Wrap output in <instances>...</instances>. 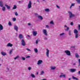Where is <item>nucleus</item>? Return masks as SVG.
Masks as SVG:
<instances>
[{"label":"nucleus","mask_w":80,"mask_h":80,"mask_svg":"<svg viewBox=\"0 0 80 80\" xmlns=\"http://www.w3.org/2000/svg\"><path fill=\"white\" fill-rule=\"evenodd\" d=\"M22 38H23V36L22 35V34H20V40L21 42V45L22 46H25L26 45V43L25 41L23 39H22Z\"/></svg>","instance_id":"f257e3e1"},{"label":"nucleus","mask_w":80,"mask_h":80,"mask_svg":"<svg viewBox=\"0 0 80 80\" xmlns=\"http://www.w3.org/2000/svg\"><path fill=\"white\" fill-rule=\"evenodd\" d=\"M74 33L75 34V38H78V31L77 30L75 29L74 30Z\"/></svg>","instance_id":"f03ea898"},{"label":"nucleus","mask_w":80,"mask_h":80,"mask_svg":"<svg viewBox=\"0 0 80 80\" xmlns=\"http://www.w3.org/2000/svg\"><path fill=\"white\" fill-rule=\"evenodd\" d=\"M42 32L44 35L47 37L48 36V33H47V29H43L42 30Z\"/></svg>","instance_id":"7ed1b4c3"},{"label":"nucleus","mask_w":80,"mask_h":80,"mask_svg":"<svg viewBox=\"0 0 80 80\" xmlns=\"http://www.w3.org/2000/svg\"><path fill=\"white\" fill-rule=\"evenodd\" d=\"M65 53L66 54L68 55V56H70L71 54L70 53V51L68 50H65L64 51Z\"/></svg>","instance_id":"20e7f679"},{"label":"nucleus","mask_w":80,"mask_h":80,"mask_svg":"<svg viewBox=\"0 0 80 80\" xmlns=\"http://www.w3.org/2000/svg\"><path fill=\"white\" fill-rule=\"evenodd\" d=\"M68 13H69V18H72V17H75V16L74 14H72V13L70 12H69Z\"/></svg>","instance_id":"39448f33"},{"label":"nucleus","mask_w":80,"mask_h":80,"mask_svg":"<svg viewBox=\"0 0 80 80\" xmlns=\"http://www.w3.org/2000/svg\"><path fill=\"white\" fill-rule=\"evenodd\" d=\"M32 8V2L31 1H29V3L28 5V9Z\"/></svg>","instance_id":"423d86ee"},{"label":"nucleus","mask_w":80,"mask_h":80,"mask_svg":"<svg viewBox=\"0 0 80 80\" xmlns=\"http://www.w3.org/2000/svg\"><path fill=\"white\" fill-rule=\"evenodd\" d=\"M69 71L70 72H72L73 73V72H76L77 71V69H73V68H72L71 69L69 70Z\"/></svg>","instance_id":"0eeeda50"},{"label":"nucleus","mask_w":80,"mask_h":80,"mask_svg":"<svg viewBox=\"0 0 80 80\" xmlns=\"http://www.w3.org/2000/svg\"><path fill=\"white\" fill-rule=\"evenodd\" d=\"M46 55L47 57L48 58V56H49V50L48 49H46Z\"/></svg>","instance_id":"6e6552de"},{"label":"nucleus","mask_w":80,"mask_h":80,"mask_svg":"<svg viewBox=\"0 0 80 80\" xmlns=\"http://www.w3.org/2000/svg\"><path fill=\"white\" fill-rule=\"evenodd\" d=\"M43 62V61L42 60H39L38 61L37 65H40Z\"/></svg>","instance_id":"1a4fd4ad"},{"label":"nucleus","mask_w":80,"mask_h":80,"mask_svg":"<svg viewBox=\"0 0 80 80\" xmlns=\"http://www.w3.org/2000/svg\"><path fill=\"white\" fill-rule=\"evenodd\" d=\"M32 33L34 36H36L37 34V32L33 31Z\"/></svg>","instance_id":"9d476101"},{"label":"nucleus","mask_w":80,"mask_h":80,"mask_svg":"<svg viewBox=\"0 0 80 80\" xmlns=\"http://www.w3.org/2000/svg\"><path fill=\"white\" fill-rule=\"evenodd\" d=\"M3 2L2 1H0V7H3Z\"/></svg>","instance_id":"9b49d317"},{"label":"nucleus","mask_w":80,"mask_h":80,"mask_svg":"<svg viewBox=\"0 0 80 80\" xmlns=\"http://www.w3.org/2000/svg\"><path fill=\"white\" fill-rule=\"evenodd\" d=\"M12 46H13V44L10 43H8L7 45V47H12Z\"/></svg>","instance_id":"f8f14e48"},{"label":"nucleus","mask_w":80,"mask_h":80,"mask_svg":"<svg viewBox=\"0 0 80 80\" xmlns=\"http://www.w3.org/2000/svg\"><path fill=\"white\" fill-rule=\"evenodd\" d=\"M14 30H15L17 32H18V28L17 27V26L15 25L14 26Z\"/></svg>","instance_id":"ddd939ff"},{"label":"nucleus","mask_w":80,"mask_h":80,"mask_svg":"<svg viewBox=\"0 0 80 80\" xmlns=\"http://www.w3.org/2000/svg\"><path fill=\"white\" fill-rule=\"evenodd\" d=\"M3 26L0 24V31L3 30Z\"/></svg>","instance_id":"4468645a"},{"label":"nucleus","mask_w":80,"mask_h":80,"mask_svg":"<svg viewBox=\"0 0 80 80\" xmlns=\"http://www.w3.org/2000/svg\"><path fill=\"white\" fill-rule=\"evenodd\" d=\"M72 78L73 80H78V78L75 77L73 76H72Z\"/></svg>","instance_id":"2eb2a0df"},{"label":"nucleus","mask_w":80,"mask_h":80,"mask_svg":"<svg viewBox=\"0 0 80 80\" xmlns=\"http://www.w3.org/2000/svg\"><path fill=\"white\" fill-rule=\"evenodd\" d=\"M1 53L2 55L3 56H5V55H7V54L6 53L3 52H1Z\"/></svg>","instance_id":"dca6fc26"},{"label":"nucleus","mask_w":80,"mask_h":80,"mask_svg":"<svg viewBox=\"0 0 80 80\" xmlns=\"http://www.w3.org/2000/svg\"><path fill=\"white\" fill-rule=\"evenodd\" d=\"M60 78H61V77H63L64 78H65V75L62 74L61 75L59 76Z\"/></svg>","instance_id":"f3484780"},{"label":"nucleus","mask_w":80,"mask_h":80,"mask_svg":"<svg viewBox=\"0 0 80 80\" xmlns=\"http://www.w3.org/2000/svg\"><path fill=\"white\" fill-rule=\"evenodd\" d=\"M5 7H6L7 9H10V6H9L8 5H7V4H5Z\"/></svg>","instance_id":"a211bd4d"},{"label":"nucleus","mask_w":80,"mask_h":80,"mask_svg":"<svg viewBox=\"0 0 80 80\" xmlns=\"http://www.w3.org/2000/svg\"><path fill=\"white\" fill-rule=\"evenodd\" d=\"M2 7V11H3V12H5V11L6 10V8L5 7Z\"/></svg>","instance_id":"6ab92c4d"},{"label":"nucleus","mask_w":80,"mask_h":80,"mask_svg":"<svg viewBox=\"0 0 80 80\" xmlns=\"http://www.w3.org/2000/svg\"><path fill=\"white\" fill-rule=\"evenodd\" d=\"M45 11L46 12H50V9L48 8H46L45 9Z\"/></svg>","instance_id":"aec40b11"},{"label":"nucleus","mask_w":80,"mask_h":80,"mask_svg":"<svg viewBox=\"0 0 80 80\" xmlns=\"http://www.w3.org/2000/svg\"><path fill=\"white\" fill-rule=\"evenodd\" d=\"M38 18L39 19H40V20H43V18H42V17L41 16H39L38 17Z\"/></svg>","instance_id":"412c9836"},{"label":"nucleus","mask_w":80,"mask_h":80,"mask_svg":"<svg viewBox=\"0 0 80 80\" xmlns=\"http://www.w3.org/2000/svg\"><path fill=\"white\" fill-rule=\"evenodd\" d=\"M55 68H56V67H51V70H55Z\"/></svg>","instance_id":"4be33fe9"},{"label":"nucleus","mask_w":80,"mask_h":80,"mask_svg":"<svg viewBox=\"0 0 80 80\" xmlns=\"http://www.w3.org/2000/svg\"><path fill=\"white\" fill-rule=\"evenodd\" d=\"M31 76L32 77V78H35V75H34V74L31 73Z\"/></svg>","instance_id":"5701e85b"},{"label":"nucleus","mask_w":80,"mask_h":80,"mask_svg":"<svg viewBox=\"0 0 80 80\" xmlns=\"http://www.w3.org/2000/svg\"><path fill=\"white\" fill-rule=\"evenodd\" d=\"M19 58H20V57H19V56H17L16 57L14 58V60H17V59Z\"/></svg>","instance_id":"b1692460"},{"label":"nucleus","mask_w":80,"mask_h":80,"mask_svg":"<svg viewBox=\"0 0 80 80\" xmlns=\"http://www.w3.org/2000/svg\"><path fill=\"white\" fill-rule=\"evenodd\" d=\"M16 8H17V6L16 5H13V7L12 8V9L13 10H14L15 9H16Z\"/></svg>","instance_id":"393cba45"},{"label":"nucleus","mask_w":80,"mask_h":80,"mask_svg":"<svg viewBox=\"0 0 80 80\" xmlns=\"http://www.w3.org/2000/svg\"><path fill=\"white\" fill-rule=\"evenodd\" d=\"M69 35V36L72 35V31L69 30L68 32Z\"/></svg>","instance_id":"a878e982"},{"label":"nucleus","mask_w":80,"mask_h":80,"mask_svg":"<svg viewBox=\"0 0 80 80\" xmlns=\"http://www.w3.org/2000/svg\"><path fill=\"white\" fill-rule=\"evenodd\" d=\"M74 5H75V4L72 3L70 7V9H71L72 8V7Z\"/></svg>","instance_id":"bb28decb"},{"label":"nucleus","mask_w":80,"mask_h":80,"mask_svg":"<svg viewBox=\"0 0 80 80\" xmlns=\"http://www.w3.org/2000/svg\"><path fill=\"white\" fill-rule=\"evenodd\" d=\"M77 2V3L78 4H80V0H75Z\"/></svg>","instance_id":"cd10ccee"},{"label":"nucleus","mask_w":80,"mask_h":80,"mask_svg":"<svg viewBox=\"0 0 80 80\" xmlns=\"http://www.w3.org/2000/svg\"><path fill=\"white\" fill-rule=\"evenodd\" d=\"M75 56L76 58H78V57H79V56L78 55L77 53L75 54Z\"/></svg>","instance_id":"c85d7f7f"},{"label":"nucleus","mask_w":80,"mask_h":80,"mask_svg":"<svg viewBox=\"0 0 80 80\" xmlns=\"http://www.w3.org/2000/svg\"><path fill=\"white\" fill-rule=\"evenodd\" d=\"M34 51L36 53H37L38 52V50H37V48H34Z\"/></svg>","instance_id":"c756f323"},{"label":"nucleus","mask_w":80,"mask_h":80,"mask_svg":"<svg viewBox=\"0 0 80 80\" xmlns=\"http://www.w3.org/2000/svg\"><path fill=\"white\" fill-rule=\"evenodd\" d=\"M14 14L16 16H18V13H17V12H14Z\"/></svg>","instance_id":"7c9ffc66"},{"label":"nucleus","mask_w":80,"mask_h":80,"mask_svg":"<svg viewBox=\"0 0 80 80\" xmlns=\"http://www.w3.org/2000/svg\"><path fill=\"white\" fill-rule=\"evenodd\" d=\"M8 25L9 26H11V25H12V23L11 22H9L8 23Z\"/></svg>","instance_id":"2f4dec72"},{"label":"nucleus","mask_w":80,"mask_h":80,"mask_svg":"<svg viewBox=\"0 0 80 80\" xmlns=\"http://www.w3.org/2000/svg\"><path fill=\"white\" fill-rule=\"evenodd\" d=\"M39 41H40V40H38V39H37L36 41V44H37L38 43V42Z\"/></svg>","instance_id":"473e14b6"},{"label":"nucleus","mask_w":80,"mask_h":80,"mask_svg":"<svg viewBox=\"0 0 80 80\" xmlns=\"http://www.w3.org/2000/svg\"><path fill=\"white\" fill-rule=\"evenodd\" d=\"M50 24H52V25H53L54 24V23H53V21H52L50 22Z\"/></svg>","instance_id":"72a5a7b5"},{"label":"nucleus","mask_w":80,"mask_h":80,"mask_svg":"<svg viewBox=\"0 0 80 80\" xmlns=\"http://www.w3.org/2000/svg\"><path fill=\"white\" fill-rule=\"evenodd\" d=\"M44 39L45 40H48V38H47V37H45L44 38Z\"/></svg>","instance_id":"f704fd0d"},{"label":"nucleus","mask_w":80,"mask_h":80,"mask_svg":"<svg viewBox=\"0 0 80 80\" xmlns=\"http://www.w3.org/2000/svg\"><path fill=\"white\" fill-rule=\"evenodd\" d=\"M78 30L80 31V24L78 25Z\"/></svg>","instance_id":"c9c22d12"},{"label":"nucleus","mask_w":80,"mask_h":80,"mask_svg":"<svg viewBox=\"0 0 80 80\" xmlns=\"http://www.w3.org/2000/svg\"><path fill=\"white\" fill-rule=\"evenodd\" d=\"M68 30H69V27H67V29H65L66 31H68Z\"/></svg>","instance_id":"e433bc0d"},{"label":"nucleus","mask_w":80,"mask_h":80,"mask_svg":"<svg viewBox=\"0 0 80 80\" xmlns=\"http://www.w3.org/2000/svg\"><path fill=\"white\" fill-rule=\"evenodd\" d=\"M12 20L13 22H15V21H16V18H12Z\"/></svg>","instance_id":"4c0bfd02"},{"label":"nucleus","mask_w":80,"mask_h":80,"mask_svg":"<svg viewBox=\"0 0 80 80\" xmlns=\"http://www.w3.org/2000/svg\"><path fill=\"white\" fill-rule=\"evenodd\" d=\"M65 35V33L63 32V33L60 34V36H62V35Z\"/></svg>","instance_id":"58836bf2"},{"label":"nucleus","mask_w":80,"mask_h":80,"mask_svg":"<svg viewBox=\"0 0 80 80\" xmlns=\"http://www.w3.org/2000/svg\"><path fill=\"white\" fill-rule=\"evenodd\" d=\"M78 63H79V66H80V59H78Z\"/></svg>","instance_id":"ea45409f"},{"label":"nucleus","mask_w":80,"mask_h":80,"mask_svg":"<svg viewBox=\"0 0 80 80\" xmlns=\"http://www.w3.org/2000/svg\"><path fill=\"white\" fill-rule=\"evenodd\" d=\"M35 16H36V17H38L39 16L38 15V14H37V13H35Z\"/></svg>","instance_id":"a19ab883"},{"label":"nucleus","mask_w":80,"mask_h":80,"mask_svg":"<svg viewBox=\"0 0 80 80\" xmlns=\"http://www.w3.org/2000/svg\"><path fill=\"white\" fill-rule=\"evenodd\" d=\"M70 25H71L72 26H73V22H71L70 23Z\"/></svg>","instance_id":"79ce46f5"},{"label":"nucleus","mask_w":80,"mask_h":80,"mask_svg":"<svg viewBox=\"0 0 80 80\" xmlns=\"http://www.w3.org/2000/svg\"><path fill=\"white\" fill-rule=\"evenodd\" d=\"M21 58L22 59V60H25V58L23 57H22Z\"/></svg>","instance_id":"37998d69"},{"label":"nucleus","mask_w":80,"mask_h":80,"mask_svg":"<svg viewBox=\"0 0 80 80\" xmlns=\"http://www.w3.org/2000/svg\"><path fill=\"white\" fill-rule=\"evenodd\" d=\"M28 70H31L32 69V68L30 67H28Z\"/></svg>","instance_id":"c03bdc74"},{"label":"nucleus","mask_w":80,"mask_h":80,"mask_svg":"<svg viewBox=\"0 0 80 80\" xmlns=\"http://www.w3.org/2000/svg\"><path fill=\"white\" fill-rule=\"evenodd\" d=\"M43 73H44L43 71H42L41 72V75H43Z\"/></svg>","instance_id":"a18cd8bd"},{"label":"nucleus","mask_w":80,"mask_h":80,"mask_svg":"<svg viewBox=\"0 0 80 80\" xmlns=\"http://www.w3.org/2000/svg\"><path fill=\"white\" fill-rule=\"evenodd\" d=\"M12 52V50H10L9 51V53H10V54H11Z\"/></svg>","instance_id":"49530a36"},{"label":"nucleus","mask_w":80,"mask_h":80,"mask_svg":"<svg viewBox=\"0 0 80 80\" xmlns=\"http://www.w3.org/2000/svg\"><path fill=\"white\" fill-rule=\"evenodd\" d=\"M72 65H73V66H75V65H76V63H73V64H72Z\"/></svg>","instance_id":"de8ad7c7"},{"label":"nucleus","mask_w":80,"mask_h":80,"mask_svg":"<svg viewBox=\"0 0 80 80\" xmlns=\"http://www.w3.org/2000/svg\"><path fill=\"white\" fill-rule=\"evenodd\" d=\"M56 7H57V8H58V9L60 8V7L57 5H56Z\"/></svg>","instance_id":"09e8293b"},{"label":"nucleus","mask_w":80,"mask_h":80,"mask_svg":"<svg viewBox=\"0 0 80 80\" xmlns=\"http://www.w3.org/2000/svg\"><path fill=\"white\" fill-rule=\"evenodd\" d=\"M46 27H47V28H49V26L48 25H46Z\"/></svg>","instance_id":"8fccbe9b"},{"label":"nucleus","mask_w":80,"mask_h":80,"mask_svg":"<svg viewBox=\"0 0 80 80\" xmlns=\"http://www.w3.org/2000/svg\"><path fill=\"white\" fill-rule=\"evenodd\" d=\"M27 50H28V51H30V50L29 48H26Z\"/></svg>","instance_id":"3c124183"},{"label":"nucleus","mask_w":80,"mask_h":80,"mask_svg":"<svg viewBox=\"0 0 80 80\" xmlns=\"http://www.w3.org/2000/svg\"><path fill=\"white\" fill-rule=\"evenodd\" d=\"M78 73L79 75H80V71H78Z\"/></svg>","instance_id":"603ef678"},{"label":"nucleus","mask_w":80,"mask_h":80,"mask_svg":"<svg viewBox=\"0 0 80 80\" xmlns=\"http://www.w3.org/2000/svg\"><path fill=\"white\" fill-rule=\"evenodd\" d=\"M28 25L29 26H30V25H31V23H28Z\"/></svg>","instance_id":"864d4df0"},{"label":"nucleus","mask_w":80,"mask_h":80,"mask_svg":"<svg viewBox=\"0 0 80 80\" xmlns=\"http://www.w3.org/2000/svg\"><path fill=\"white\" fill-rule=\"evenodd\" d=\"M64 28H67V25H65L64 26Z\"/></svg>","instance_id":"5fc2aeb1"},{"label":"nucleus","mask_w":80,"mask_h":80,"mask_svg":"<svg viewBox=\"0 0 80 80\" xmlns=\"http://www.w3.org/2000/svg\"><path fill=\"white\" fill-rule=\"evenodd\" d=\"M30 56H27L26 58H30Z\"/></svg>","instance_id":"6e6d98bb"},{"label":"nucleus","mask_w":80,"mask_h":80,"mask_svg":"<svg viewBox=\"0 0 80 80\" xmlns=\"http://www.w3.org/2000/svg\"><path fill=\"white\" fill-rule=\"evenodd\" d=\"M27 36L28 37V38H30V35H27Z\"/></svg>","instance_id":"4d7b16f0"},{"label":"nucleus","mask_w":80,"mask_h":80,"mask_svg":"<svg viewBox=\"0 0 80 80\" xmlns=\"http://www.w3.org/2000/svg\"><path fill=\"white\" fill-rule=\"evenodd\" d=\"M19 38H20V34H19Z\"/></svg>","instance_id":"13d9d810"},{"label":"nucleus","mask_w":80,"mask_h":80,"mask_svg":"<svg viewBox=\"0 0 80 80\" xmlns=\"http://www.w3.org/2000/svg\"><path fill=\"white\" fill-rule=\"evenodd\" d=\"M7 70H9V68H7Z\"/></svg>","instance_id":"bf43d9fd"},{"label":"nucleus","mask_w":80,"mask_h":80,"mask_svg":"<svg viewBox=\"0 0 80 80\" xmlns=\"http://www.w3.org/2000/svg\"><path fill=\"white\" fill-rule=\"evenodd\" d=\"M37 2H39V0H37Z\"/></svg>","instance_id":"052dcab7"},{"label":"nucleus","mask_w":80,"mask_h":80,"mask_svg":"<svg viewBox=\"0 0 80 80\" xmlns=\"http://www.w3.org/2000/svg\"><path fill=\"white\" fill-rule=\"evenodd\" d=\"M36 74L37 75H38V72L36 73Z\"/></svg>","instance_id":"680f3d73"},{"label":"nucleus","mask_w":80,"mask_h":80,"mask_svg":"<svg viewBox=\"0 0 80 80\" xmlns=\"http://www.w3.org/2000/svg\"><path fill=\"white\" fill-rule=\"evenodd\" d=\"M68 80H71V78H69Z\"/></svg>","instance_id":"e2e57ef3"},{"label":"nucleus","mask_w":80,"mask_h":80,"mask_svg":"<svg viewBox=\"0 0 80 80\" xmlns=\"http://www.w3.org/2000/svg\"><path fill=\"white\" fill-rule=\"evenodd\" d=\"M72 48H75V47L73 46V47H71Z\"/></svg>","instance_id":"0e129e2a"},{"label":"nucleus","mask_w":80,"mask_h":80,"mask_svg":"<svg viewBox=\"0 0 80 80\" xmlns=\"http://www.w3.org/2000/svg\"><path fill=\"white\" fill-rule=\"evenodd\" d=\"M43 2H45V0H42Z\"/></svg>","instance_id":"69168bd1"},{"label":"nucleus","mask_w":80,"mask_h":80,"mask_svg":"<svg viewBox=\"0 0 80 80\" xmlns=\"http://www.w3.org/2000/svg\"><path fill=\"white\" fill-rule=\"evenodd\" d=\"M61 75H63V73H61Z\"/></svg>","instance_id":"338daca9"},{"label":"nucleus","mask_w":80,"mask_h":80,"mask_svg":"<svg viewBox=\"0 0 80 80\" xmlns=\"http://www.w3.org/2000/svg\"><path fill=\"white\" fill-rule=\"evenodd\" d=\"M2 65V64H0V66H1Z\"/></svg>","instance_id":"774afa93"}]
</instances>
